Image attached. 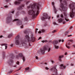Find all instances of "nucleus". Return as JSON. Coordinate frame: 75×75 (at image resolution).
<instances>
[{
  "label": "nucleus",
  "instance_id": "obj_1",
  "mask_svg": "<svg viewBox=\"0 0 75 75\" xmlns=\"http://www.w3.org/2000/svg\"><path fill=\"white\" fill-rule=\"evenodd\" d=\"M42 3L39 2L38 4L35 3L33 4H30L29 6H28V8H32L33 10H30L28 11L29 15H32L33 17L38 16L39 14V10L40 8L41 7ZM35 9V10H34Z\"/></svg>",
  "mask_w": 75,
  "mask_h": 75
},
{
  "label": "nucleus",
  "instance_id": "obj_2",
  "mask_svg": "<svg viewBox=\"0 0 75 75\" xmlns=\"http://www.w3.org/2000/svg\"><path fill=\"white\" fill-rule=\"evenodd\" d=\"M74 4H75L73 3L69 5V7L71 10L70 16L71 18L73 17L75 15V9L74 8H75L74 6Z\"/></svg>",
  "mask_w": 75,
  "mask_h": 75
},
{
  "label": "nucleus",
  "instance_id": "obj_3",
  "mask_svg": "<svg viewBox=\"0 0 75 75\" xmlns=\"http://www.w3.org/2000/svg\"><path fill=\"white\" fill-rule=\"evenodd\" d=\"M48 15L47 13H44L43 17H41V19L42 20H44L48 18Z\"/></svg>",
  "mask_w": 75,
  "mask_h": 75
},
{
  "label": "nucleus",
  "instance_id": "obj_4",
  "mask_svg": "<svg viewBox=\"0 0 75 75\" xmlns=\"http://www.w3.org/2000/svg\"><path fill=\"white\" fill-rule=\"evenodd\" d=\"M45 50H48V49L46 47H44L43 49H41L40 50H39V51H40L42 54H45Z\"/></svg>",
  "mask_w": 75,
  "mask_h": 75
},
{
  "label": "nucleus",
  "instance_id": "obj_5",
  "mask_svg": "<svg viewBox=\"0 0 75 75\" xmlns=\"http://www.w3.org/2000/svg\"><path fill=\"white\" fill-rule=\"evenodd\" d=\"M20 39V38H19V36H17L16 38V41L15 42V44L16 45H19V43L20 42H19V39Z\"/></svg>",
  "mask_w": 75,
  "mask_h": 75
},
{
  "label": "nucleus",
  "instance_id": "obj_6",
  "mask_svg": "<svg viewBox=\"0 0 75 75\" xmlns=\"http://www.w3.org/2000/svg\"><path fill=\"white\" fill-rule=\"evenodd\" d=\"M64 14L65 20L67 21H69V19H68V16H67V14L66 13L64 12Z\"/></svg>",
  "mask_w": 75,
  "mask_h": 75
},
{
  "label": "nucleus",
  "instance_id": "obj_7",
  "mask_svg": "<svg viewBox=\"0 0 75 75\" xmlns=\"http://www.w3.org/2000/svg\"><path fill=\"white\" fill-rule=\"evenodd\" d=\"M23 0H18V1H16L14 3L15 5H18L19 4H20V1H21Z\"/></svg>",
  "mask_w": 75,
  "mask_h": 75
},
{
  "label": "nucleus",
  "instance_id": "obj_8",
  "mask_svg": "<svg viewBox=\"0 0 75 75\" xmlns=\"http://www.w3.org/2000/svg\"><path fill=\"white\" fill-rule=\"evenodd\" d=\"M23 7H24V5H21L20 6V7L18 8V10H22V9H23Z\"/></svg>",
  "mask_w": 75,
  "mask_h": 75
},
{
  "label": "nucleus",
  "instance_id": "obj_9",
  "mask_svg": "<svg viewBox=\"0 0 75 75\" xmlns=\"http://www.w3.org/2000/svg\"><path fill=\"white\" fill-rule=\"evenodd\" d=\"M52 6H53L54 11V13H55V14H56V13L57 12V10L56 9V8H55V6H54V2H52Z\"/></svg>",
  "mask_w": 75,
  "mask_h": 75
},
{
  "label": "nucleus",
  "instance_id": "obj_10",
  "mask_svg": "<svg viewBox=\"0 0 75 75\" xmlns=\"http://www.w3.org/2000/svg\"><path fill=\"white\" fill-rule=\"evenodd\" d=\"M45 29H42V30H41L39 31L38 33L39 34H41V33H45Z\"/></svg>",
  "mask_w": 75,
  "mask_h": 75
},
{
  "label": "nucleus",
  "instance_id": "obj_11",
  "mask_svg": "<svg viewBox=\"0 0 75 75\" xmlns=\"http://www.w3.org/2000/svg\"><path fill=\"white\" fill-rule=\"evenodd\" d=\"M11 59H10L8 61V62L9 64H10L13 62V60L12 59V57H11Z\"/></svg>",
  "mask_w": 75,
  "mask_h": 75
},
{
  "label": "nucleus",
  "instance_id": "obj_12",
  "mask_svg": "<svg viewBox=\"0 0 75 75\" xmlns=\"http://www.w3.org/2000/svg\"><path fill=\"white\" fill-rule=\"evenodd\" d=\"M31 39L32 41L34 42V41H35V38L33 36V34L31 35Z\"/></svg>",
  "mask_w": 75,
  "mask_h": 75
},
{
  "label": "nucleus",
  "instance_id": "obj_13",
  "mask_svg": "<svg viewBox=\"0 0 75 75\" xmlns=\"http://www.w3.org/2000/svg\"><path fill=\"white\" fill-rule=\"evenodd\" d=\"M58 42L57 40H54L53 41V44L54 45H55V44H58Z\"/></svg>",
  "mask_w": 75,
  "mask_h": 75
},
{
  "label": "nucleus",
  "instance_id": "obj_14",
  "mask_svg": "<svg viewBox=\"0 0 75 75\" xmlns=\"http://www.w3.org/2000/svg\"><path fill=\"white\" fill-rule=\"evenodd\" d=\"M25 38H26L27 39V40H28V42L31 41V40H30V37H29V36H28V35H26L25 36Z\"/></svg>",
  "mask_w": 75,
  "mask_h": 75
},
{
  "label": "nucleus",
  "instance_id": "obj_15",
  "mask_svg": "<svg viewBox=\"0 0 75 75\" xmlns=\"http://www.w3.org/2000/svg\"><path fill=\"white\" fill-rule=\"evenodd\" d=\"M61 68H64V69H65L66 68V66H64L63 64H62L60 65Z\"/></svg>",
  "mask_w": 75,
  "mask_h": 75
},
{
  "label": "nucleus",
  "instance_id": "obj_16",
  "mask_svg": "<svg viewBox=\"0 0 75 75\" xmlns=\"http://www.w3.org/2000/svg\"><path fill=\"white\" fill-rule=\"evenodd\" d=\"M63 19L62 18H60L58 20V21L59 23H61L62 21H63Z\"/></svg>",
  "mask_w": 75,
  "mask_h": 75
},
{
  "label": "nucleus",
  "instance_id": "obj_17",
  "mask_svg": "<svg viewBox=\"0 0 75 75\" xmlns=\"http://www.w3.org/2000/svg\"><path fill=\"white\" fill-rule=\"evenodd\" d=\"M1 45V46H3V45H5L6 50V49H7V44H2V45Z\"/></svg>",
  "mask_w": 75,
  "mask_h": 75
},
{
  "label": "nucleus",
  "instance_id": "obj_18",
  "mask_svg": "<svg viewBox=\"0 0 75 75\" xmlns=\"http://www.w3.org/2000/svg\"><path fill=\"white\" fill-rule=\"evenodd\" d=\"M13 36V34L11 33L8 36V38H10L11 37Z\"/></svg>",
  "mask_w": 75,
  "mask_h": 75
},
{
  "label": "nucleus",
  "instance_id": "obj_19",
  "mask_svg": "<svg viewBox=\"0 0 75 75\" xmlns=\"http://www.w3.org/2000/svg\"><path fill=\"white\" fill-rule=\"evenodd\" d=\"M60 7L62 8V9H63L64 8V5L62 4H60Z\"/></svg>",
  "mask_w": 75,
  "mask_h": 75
},
{
  "label": "nucleus",
  "instance_id": "obj_20",
  "mask_svg": "<svg viewBox=\"0 0 75 75\" xmlns=\"http://www.w3.org/2000/svg\"><path fill=\"white\" fill-rule=\"evenodd\" d=\"M69 30H68V31H67V32H66L65 33V35H68V34H69Z\"/></svg>",
  "mask_w": 75,
  "mask_h": 75
},
{
  "label": "nucleus",
  "instance_id": "obj_21",
  "mask_svg": "<svg viewBox=\"0 0 75 75\" xmlns=\"http://www.w3.org/2000/svg\"><path fill=\"white\" fill-rule=\"evenodd\" d=\"M29 69H30V68L29 67H27V68H26L25 69L26 71H25V72H24L25 73V72H27V70H28Z\"/></svg>",
  "mask_w": 75,
  "mask_h": 75
},
{
  "label": "nucleus",
  "instance_id": "obj_22",
  "mask_svg": "<svg viewBox=\"0 0 75 75\" xmlns=\"http://www.w3.org/2000/svg\"><path fill=\"white\" fill-rule=\"evenodd\" d=\"M23 62H25V57H21Z\"/></svg>",
  "mask_w": 75,
  "mask_h": 75
},
{
  "label": "nucleus",
  "instance_id": "obj_23",
  "mask_svg": "<svg viewBox=\"0 0 75 75\" xmlns=\"http://www.w3.org/2000/svg\"><path fill=\"white\" fill-rule=\"evenodd\" d=\"M18 21V23H19L20 21L18 19H15L13 20V21Z\"/></svg>",
  "mask_w": 75,
  "mask_h": 75
},
{
  "label": "nucleus",
  "instance_id": "obj_24",
  "mask_svg": "<svg viewBox=\"0 0 75 75\" xmlns=\"http://www.w3.org/2000/svg\"><path fill=\"white\" fill-rule=\"evenodd\" d=\"M41 42L44 43V42H48V41H47V40H43V41H42Z\"/></svg>",
  "mask_w": 75,
  "mask_h": 75
},
{
  "label": "nucleus",
  "instance_id": "obj_25",
  "mask_svg": "<svg viewBox=\"0 0 75 75\" xmlns=\"http://www.w3.org/2000/svg\"><path fill=\"white\" fill-rule=\"evenodd\" d=\"M13 67L15 68H18V66L16 64L13 66Z\"/></svg>",
  "mask_w": 75,
  "mask_h": 75
},
{
  "label": "nucleus",
  "instance_id": "obj_26",
  "mask_svg": "<svg viewBox=\"0 0 75 75\" xmlns=\"http://www.w3.org/2000/svg\"><path fill=\"white\" fill-rule=\"evenodd\" d=\"M63 58V57H59V60L60 61H61V58Z\"/></svg>",
  "mask_w": 75,
  "mask_h": 75
},
{
  "label": "nucleus",
  "instance_id": "obj_27",
  "mask_svg": "<svg viewBox=\"0 0 75 75\" xmlns=\"http://www.w3.org/2000/svg\"><path fill=\"white\" fill-rule=\"evenodd\" d=\"M19 57H23V54L22 53H20L19 54Z\"/></svg>",
  "mask_w": 75,
  "mask_h": 75
},
{
  "label": "nucleus",
  "instance_id": "obj_28",
  "mask_svg": "<svg viewBox=\"0 0 75 75\" xmlns=\"http://www.w3.org/2000/svg\"><path fill=\"white\" fill-rule=\"evenodd\" d=\"M54 47L55 48H56V49H58L59 48V46H58L55 45Z\"/></svg>",
  "mask_w": 75,
  "mask_h": 75
},
{
  "label": "nucleus",
  "instance_id": "obj_29",
  "mask_svg": "<svg viewBox=\"0 0 75 75\" xmlns=\"http://www.w3.org/2000/svg\"><path fill=\"white\" fill-rule=\"evenodd\" d=\"M57 32V30H54L52 31V33H56Z\"/></svg>",
  "mask_w": 75,
  "mask_h": 75
},
{
  "label": "nucleus",
  "instance_id": "obj_30",
  "mask_svg": "<svg viewBox=\"0 0 75 75\" xmlns=\"http://www.w3.org/2000/svg\"><path fill=\"white\" fill-rule=\"evenodd\" d=\"M10 56L11 57H14V54H13L12 53L10 54Z\"/></svg>",
  "mask_w": 75,
  "mask_h": 75
},
{
  "label": "nucleus",
  "instance_id": "obj_31",
  "mask_svg": "<svg viewBox=\"0 0 75 75\" xmlns=\"http://www.w3.org/2000/svg\"><path fill=\"white\" fill-rule=\"evenodd\" d=\"M66 47H67L68 49H69V48H70V47L67 45H66Z\"/></svg>",
  "mask_w": 75,
  "mask_h": 75
},
{
  "label": "nucleus",
  "instance_id": "obj_32",
  "mask_svg": "<svg viewBox=\"0 0 75 75\" xmlns=\"http://www.w3.org/2000/svg\"><path fill=\"white\" fill-rule=\"evenodd\" d=\"M61 41H62V42H64V40H59V42H60Z\"/></svg>",
  "mask_w": 75,
  "mask_h": 75
},
{
  "label": "nucleus",
  "instance_id": "obj_33",
  "mask_svg": "<svg viewBox=\"0 0 75 75\" xmlns=\"http://www.w3.org/2000/svg\"><path fill=\"white\" fill-rule=\"evenodd\" d=\"M16 64L17 65H19V64H20V62H19L18 61H17V62H16Z\"/></svg>",
  "mask_w": 75,
  "mask_h": 75
},
{
  "label": "nucleus",
  "instance_id": "obj_34",
  "mask_svg": "<svg viewBox=\"0 0 75 75\" xmlns=\"http://www.w3.org/2000/svg\"><path fill=\"white\" fill-rule=\"evenodd\" d=\"M48 52H50V51L51 50V48H48Z\"/></svg>",
  "mask_w": 75,
  "mask_h": 75
},
{
  "label": "nucleus",
  "instance_id": "obj_35",
  "mask_svg": "<svg viewBox=\"0 0 75 75\" xmlns=\"http://www.w3.org/2000/svg\"><path fill=\"white\" fill-rule=\"evenodd\" d=\"M38 30V28H36L35 29V33H37V30Z\"/></svg>",
  "mask_w": 75,
  "mask_h": 75
},
{
  "label": "nucleus",
  "instance_id": "obj_36",
  "mask_svg": "<svg viewBox=\"0 0 75 75\" xmlns=\"http://www.w3.org/2000/svg\"><path fill=\"white\" fill-rule=\"evenodd\" d=\"M70 42H74V40H70Z\"/></svg>",
  "mask_w": 75,
  "mask_h": 75
},
{
  "label": "nucleus",
  "instance_id": "obj_37",
  "mask_svg": "<svg viewBox=\"0 0 75 75\" xmlns=\"http://www.w3.org/2000/svg\"><path fill=\"white\" fill-rule=\"evenodd\" d=\"M61 17H62V18H63L64 17V16H63V15L62 14L61 15Z\"/></svg>",
  "mask_w": 75,
  "mask_h": 75
},
{
  "label": "nucleus",
  "instance_id": "obj_38",
  "mask_svg": "<svg viewBox=\"0 0 75 75\" xmlns=\"http://www.w3.org/2000/svg\"><path fill=\"white\" fill-rule=\"evenodd\" d=\"M51 62L52 63V64H54V63H55V62H54V61H51Z\"/></svg>",
  "mask_w": 75,
  "mask_h": 75
},
{
  "label": "nucleus",
  "instance_id": "obj_39",
  "mask_svg": "<svg viewBox=\"0 0 75 75\" xmlns=\"http://www.w3.org/2000/svg\"><path fill=\"white\" fill-rule=\"evenodd\" d=\"M21 69V67L19 68L17 70V71H19V70H20Z\"/></svg>",
  "mask_w": 75,
  "mask_h": 75
},
{
  "label": "nucleus",
  "instance_id": "obj_40",
  "mask_svg": "<svg viewBox=\"0 0 75 75\" xmlns=\"http://www.w3.org/2000/svg\"><path fill=\"white\" fill-rule=\"evenodd\" d=\"M13 72V71H12V70H11V71H10L9 72V73L10 74H11V73H12V72Z\"/></svg>",
  "mask_w": 75,
  "mask_h": 75
},
{
  "label": "nucleus",
  "instance_id": "obj_41",
  "mask_svg": "<svg viewBox=\"0 0 75 75\" xmlns=\"http://www.w3.org/2000/svg\"><path fill=\"white\" fill-rule=\"evenodd\" d=\"M5 1H6V2H8V1H10V0H5Z\"/></svg>",
  "mask_w": 75,
  "mask_h": 75
},
{
  "label": "nucleus",
  "instance_id": "obj_42",
  "mask_svg": "<svg viewBox=\"0 0 75 75\" xmlns=\"http://www.w3.org/2000/svg\"><path fill=\"white\" fill-rule=\"evenodd\" d=\"M4 7H5V8H8V6L6 5V6H4Z\"/></svg>",
  "mask_w": 75,
  "mask_h": 75
},
{
  "label": "nucleus",
  "instance_id": "obj_43",
  "mask_svg": "<svg viewBox=\"0 0 75 75\" xmlns=\"http://www.w3.org/2000/svg\"><path fill=\"white\" fill-rule=\"evenodd\" d=\"M45 69H47V70L49 69V68H48L47 67H46Z\"/></svg>",
  "mask_w": 75,
  "mask_h": 75
},
{
  "label": "nucleus",
  "instance_id": "obj_44",
  "mask_svg": "<svg viewBox=\"0 0 75 75\" xmlns=\"http://www.w3.org/2000/svg\"><path fill=\"white\" fill-rule=\"evenodd\" d=\"M21 28H23V25H22L21 26Z\"/></svg>",
  "mask_w": 75,
  "mask_h": 75
},
{
  "label": "nucleus",
  "instance_id": "obj_45",
  "mask_svg": "<svg viewBox=\"0 0 75 75\" xmlns=\"http://www.w3.org/2000/svg\"><path fill=\"white\" fill-rule=\"evenodd\" d=\"M35 57L36 59H38V57Z\"/></svg>",
  "mask_w": 75,
  "mask_h": 75
},
{
  "label": "nucleus",
  "instance_id": "obj_46",
  "mask_svg": "<svg viewBox=\"0 0 75 75\" xmlns=\"http://www.w3.org/2000/svg\"><path fill=\"white\" fill-rule=\"evenodd\" d=\"M71 36H72V35H68V37H71Z\"/></svg>",
  "mask_w": 75,
  "mask_h": 75
},
{
  "label": "nucleus",
  "instance_id": "obj_47",
  "mask_svg": "<svg viewBox=\"0 0 75 75\" xmlns=\"http://www.w3.org/2000/svg\"><path fill=\"white\" fill-rule=\"evenodd\" d=\"M44 26H47V23H45L44 25Z\"/></svg>",
  "mask_w": 75,
  "mask_h": 75
},
{
  "label": "nucleus",
  "instance_id": "obj_48",
  "mask_svg": "<svg viewBox=\"0 0 75 75\" xmlns=\"http://www.w3.org/2000/svg\"><path fill=\"white\" fill-rule=\"evenodd\" d=\"M30 3V1H28V2H27V3H26V4H28V3Z\"/></svg>",
  "mask_w": 75,
  "mask_h": 75
},
{
  "label": "nucleus",
  "instance_id": "obj_49",
  "mask_svg": "<svg viewBox=\"0 0 75 75\" xmlns=\"http://www.w3.org/2000/svg\"><path fill=\"white\" fill-rule=\"evenodd\" d=\"M64 3H65L66 4H67V2L66 1H64Z\"/></svg>",
  "mask_w": 75,
  "mask_h": 75
},
{
  "label": "nucleus",
  "instance_id": "obj_50",
  "mask_svg": "<svg viewBox=\"0 0 75 75\" xmlns=\"http://www.w3.org/2000/svg\"><path fill=\"white\" fill-rule=\"evenodd\" d=\"M54 25H56L57 24V23L55 22H54Z\"/></svg>",
  "mask_w": 75,
  "mask_h": 75
},
{
  "label": "nucleus",
  "instance_id": "obj_51",
  "mask_svg": "<svg viewBox=\"0 0 75 75\" xmlns=\"http://www.w3.org/2000/svg\"><path fill=\"white\" fill-rule=\"evenodd\" d=\"M67 54H68L67 53H65L64 54L65 55H67Z\"/></svg>",
  "mask_w": 75,
  "mask_h": 75
},
{
  "label": "nucleus",
  "instance_id": "obj_52",
  "mask_svg": "<svg viewBox=\"0 0 75 75\" xmlns=\"http://www.w3.org/2000/svg\"><path fill=\"white\" fill-rule=\"evenodd\" d=\"M71 66H74V64H71Z\"/></svg>",
  "mask_w": 75,
  "mask_h": 75
},
{
  "label": "nucleus",
  "instance_id": "obj_53",
  "mask_svg": "<svg viewBox=\"0 0 75 75\" xmlns=\"http://www.w3.org/2000/svg\"><path fill=\"white\" fill-rule=\"evenodd\" d=\"M40 39H41V37H40L39 39H38V40H40Z\"/></svg>",
  "mask_w": 75,
  "mask_h": 75
},
{
  "label": "nucleus",
  "instance_id": "obj_54",
  "mask_svg": "<svg viewBox=\"0 0 75 75\" xmlns=\"http://www.w3.org/2000/svg\"><path fill=\"white\" fill-rule=\"evenodd\" d=\"M73 28V27H70V29H72V28Z\"/></svg>",
  "mask_w": 75,
  "mask_h": 75
},
{
  "label": "nucleus",
  "instance_id": "obj_55",
  "mask_svg": "<svg viewBox=\"0 0 75 75\" xmlns=\"http://www.w3.org/2000/svg\"><path fill=\"white\" fill-rule=\"evenodd\" d=\"M2 37H3V36L2 35H1L0 36V38H2Z\"/></svg>",
  "mask_w": 75,
  "mask_h": 75
},
{
  "label": "nucleus",
  "instance_id": "obj_56",
  "mask_svg": "<svg viewBox=\"0 0 75 75\" xmlns=\"http://www.w3.org/2000/svg\"><path fill=\"white\" fill-rule=\"evenodd\" d=\"M65 23H66L65 22H63V24H65Z\"/></svg>",
  "mask_w": 75,
  "mask_h": 75
},
{
  "label": "nucleus",
  "instance_id": "obj_57",
  "mask_svg": "<svg viewBox=\"0 0 75 75\" xmlns=\"http://www.w3.org/2000/svg\"><path fill=\"white\" fill-rule=\"evenodd\" d=\"M13 44H11V47H13Z\"/></svg>",
  "mask_w": 75,
  "mask_h": 75
},
{
  "label": "nucleus",
  "instance_id": "obj_58",
  "mask_svg": "<svg viewBox=\"0 0 75 75\" xmlns=\"http://www.w3.org/2000/svg\"><path fill=\"white\" fill-rule=\"evenodd\" d=\"M14 11H13L12 12V13H14Z\"/></svg>",
  "mask_w": 75,
  "mask_h": 75
},
{
  "label": "nucleus",
  "instance_id": "obj_59",
  "mask_svg": "<svg viewBox=\"0 0 75 75\" xmlns=\"http://www.w3.org/2000/svg\"><path fill=\"white\" fill-rule=\"evenodd\" d=\"M59 15H58L57 16V17H59Z\"/></svg>",
  "mask_w": 75,
  "mask_h": 75
},
{
  "label": "nucleus",
  "instance_id": "obj_60",
  "mask_svg": "<svg viewBox=\"0 0 75 75\" xmlns=\"http://www.w3.org/2000/svg\"><path fill=\"white\" fill-rule=\"evenodd\" d=\"M21 42V43H22V44H23V41H22Z\"/></svg>",
  "mask_w": 75,
  "mask_h": 75
},
{
  "label": "nucleus",
  "instance_id": "obj_61",
  "mask_svg": "<svg viewBox=\"0 0 75 75\" xmlns=\"http://www.w3.org/2000/svg\"><path fill=\"white\" fill-rule=\"evenodd\" d=\"M45 65H47V63H45Z\"/></svg>",
  "mask_w": 75,
  "mask_h": 75
},
{
  "label": "nucleus",
  "instance_id": "obj_62",
  "mask_svg": "<svg viewBox=\"0 0 75 75\" xmlns=\"http://www.w3.org/2000/svg\"><path fill=\"white\" fill-rule=\"evenodd\" d=\"M68 45H69V43H68Z\"/></svg>",
  "mask_w": 75,
  "mask_h": 75
},
{
  "label": "nucleus",
  "instance_id": "obj_63",
  "mask_svg": "<svg viewBox=\"0 0 75 75\" xmlns=\"http://www.w3.org/2000/svg\"><path fill=\"white\" fill-rule=\"evenodd\" d=\"M73 47L75 48V45H73Z\"/></svg>",
  "mask_w": 75,
  "mask_h": 75
},
{
  "label": "nucleus",
  "instance_id": "obj_64",
  "mask_svg": "<svg viewBox=\"0 0 75 75\" xmlns=\"http://www.w3.org/2000/svg\"><path fill=\"white\" fill-rule=\"evenodd\" d=\"M50 17L49 18V20H50Z\"/></svg>",
  "mask_w": 75,
  "mask_h": 75
}]
</instances>
